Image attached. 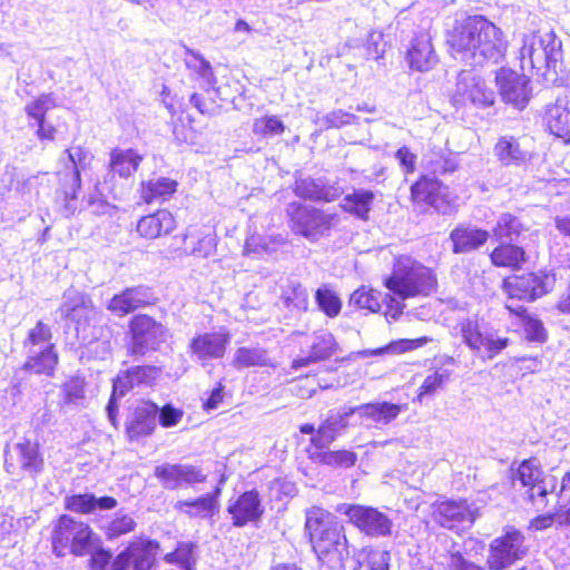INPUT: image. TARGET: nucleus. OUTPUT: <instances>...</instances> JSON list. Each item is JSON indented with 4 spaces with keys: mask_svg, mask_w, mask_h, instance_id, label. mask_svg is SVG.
<instances>
[{
    "mask_svg": "<svg viewBox=\"0 0 570 570\" xmlns=\"http://www.w3.org/2000/svg\"><path fill=\"white\" fill-rule=\"evenodd\" d=\"M446 42L453 58L471 67L500 62L508 48L502 31L483 16H470L456 22Z\"/></svg>",
    "mask_w": 570,
    "mask_h": 570,
    "instance_id": "obj_1",
    "label": "nucleus"
},
{
    "mask_svg": "<svg viewBox=\"0 0 570 570\" xmlns=\"http://www.w3.org/2000/svg\"><path fill=\"white\" fill-rule=\"evenodd\" d=\"M305 529L318 560L330 568L342 567L350 556L344 527L318 507L306 511Z\"/></svg>",
    "mask_w": 570,
    "mask_h": 570,
    "instance_id": "obj_2",
    "label": "nucleus"
},
{
    "mask_svg": "<svg viewBox=\"0 0 570 570\" xmlns=\"http://www.w3.org/2000/svg\"><path fill=\"white\" fill-rule=\"evenodd\" d=\"M562 42L553 31L523 36L520 63L523 70H534L547 80L557 77L562 63Z\"/></svg>",
    "mask_w": 570,
    "mask_h": 570,
    "instance_id": "obj_3",
    "label": "nucleus"
},
{
    "mask_svg": "<svg viewBox=\"0 0 570 570\" xmlns=\"http://www.w3.org/2000/svg\"><path fill=\"white\" fill-rule=\"evenodd\" d=\"M384 285L400 298L406 299L430 295L436 286V277L429 267L409 256H402L396 259Z\"/></svg>",
    "mask_w": 570,
    "mask_h": 570,
    "instance_id": "obj_4",
    "label": "nucleus"
},
{
    "mask_svg": "<svg viewBox=\"0 0 570 570\" xmlns=\"http://www.w3.org/2000/svg\"><path fill=\"white\" fill-rule=\"evenodd\" d=\"M98 541V535L91 528L69 515H61L55 525L52 547L57 556H65L66 550L82 557L88 554Z\"/></svg>",
    "mask_w": 570,
    "mask_h": 570,
    "instance_id": "obj_5",
    "label": "nucleus"
},
{
    "mask_svg": "<svg viewBox=\"0 0 570 570\" xmlns=\"http://www.w3.org/2000/svg\"><path fill=\"white\" fill-rule=\"evenodd\" d=\"M52 333L49 325L37 322L23 341L27 353L24 368L36 374L52 375L58 363L55 344L51 342Z\"/></svg>",
    "mask_w": 570,
    "mask_h": 570,
    "instance_id": "obj_6",
    "label": "nucleus"
},
{
    "mask_svg": "<svg viewBox=\"0 0 570 570\" xmlns=\"http://www.w3.org/2000/svg\"><path fill=\"white\" fill-rule=\"evenodd\" d=\"M458 330L471 351L483 353L488 358L497 356L508 347L510 342L508 337L500 336L498 331L483 321L464 318L458 323Z\"/></svg>",
    "mask_w": 570,
    "mask_h": 570,
    "instance_id": "obj_7",
    "label": "nucleus"
},
{
    "mask_svg": "<svg viewBox=\"0 0 570 570\" xmlns=\"http://www.w3.org/2000/svg\"><path fill=\"white\" fill-rule=\"evenodd\" d=\"M513 480L527 488L528 499L541 509L547 507L548 494H552L558 485V478L543 472L534 459L522 461L513 472Z\"/></svg>",
    "mask_w": 570,
    "mask_h": 570,
    "instance_id": "obj_8",
    "label": "nucleus"
},
{
    "mask_svg": "<svg viewBox=\"0 0 570 570\" xmlns=\"http://www.w3.org/2000/svg\"><path fill=\"white\" fill-rule=\"evenodd\" d=\"M68 156L67 169L63 174V185L57 191V203L61 205V213L65 217H70L77 210V194L81 186L79 167H82L89 153L81 147H71L65 150Z\"/></svg>",
    "mask_w": 570,
    "mask_h": 570,
    "instance_id": "obj_9",
    "label": "nucleus"
},
{
    "mask_svg": "<svg viewBox=\"0 0 570 570\" xmlns=\"http://www.w3.org/2000/svg\"><path fill=\"white\" fill-rule=\"evenodd\" d=\"M4 468L12 475L35 479L43 469V460L36 442L23 439L4 450Z\"/></svg>",
    "mask_w": 570,
    "mask_h": 570,
    "instance_id": "obj_10",
    "label": "nucleus"
},
{
    "mask_svg": "<svg viewBox=\"0 0 570 570\" xmlns=\"http://www.w3.org/2000/svg\"><path fill=\"white\" fill-rule=\"evenodd\" d=\"M286 213L293 230L308 239H316L328 232L334 218L333 215L297 202L289 203Z\"/></svg>",
    "mask_w": 570,
    "mask_h": 570,
    "instance_id": "obj_11",
    "label": "nucleus"
},
{
    "mask_svg": "<svg viewBox=\"0 0 570 570\" xmlns=\"http://www.w3.org/2000/svg\"><path fill=\"white\" fill-rule=\"evenodd\" d=\"M129 332V353L135 356H144L148 351H156L167 337L166 327L146 314H138L131 318Z\"/></svg>",
    "mask_w": 570,
    "mask_h": 570,
    "instance_id": "obj_12",
    "label": "nucleus"
},
{
    "mask_svg": "<svg viewBox=\"0 0 570 570\" xmlns=\"http://www.w3.org/2000/svg\"><path fill=\"white\" fill-rule=\"evenodd\" d=\"M525 553L524 535L514 528H508L504 534L494 539L490 544L489 568L504 570L522 559Z\"/></svg>",
    "mask_w": 570,
    "mask_h": 570,
    "instance_id": "obj_13",
    "label": "nucleus"
},
{
    "mask_svg": "<svg viewBox=\"0 0 570 570\" xmlns=\"http://www.w3.org/2000/svg\"><path fill=\"white\" fill-rule=\"evenodd\" d=\"M338 511L344 513L350 522L366 535L380 538L391 535L392 533V519L376 508L343 504Z\"/></svg>",
    "mask_w": 570,
    "mask_h": 570,
    "instance_id": "obj_14",
    "label": "nucleus"
},
{
    "mask_svg": "<svg viewBox=\"0 0 570 570\" xmlns=\"http://www.w3.org/2000/svg\"><path fill=\"white\" fill-rule=\"evenodd\" d=\"M556 278L547 273H523L504 279L503 287L510 299L534 301L552 291Z\"/></svg>",
    "mask_w": 570,
    "mask_h": 570,
    "instance_id": "obj_15",
    "label": "nucleus"
},
{
    "mask_svg": "<svg viewBox=\"0 0 570 570\" xmlns=\"http://www.w3.org/2000/svg\"><path fill=\"white\" fill-rule=\"evenodd\" d=\"M452 101L455 106H463L470 102L475 106L487 107L494 102V94L474 70H462L458 75Z\"/></svg>",
    "mask_w": 570,
    "mask_h": 570,
    "instance_id": "obj_16",
    "label": "nucleus"
},
{
    "mask_svg": "<svg viewBox=\"0 0 570 570\" xmlns=\"http://www.w3.org/2000/svg\"><path fill=\"white\" fill-rule=\"evenodd\" d=\"M59 312L62 317L76 323L78 333L86 331L88 326H95L100 321V312L94 305L91 298L75 291L65 293Z\"/></svg>",
    "mask_w": 570,
    "mask_h": 570,
    "instance_id": "obj_17",
    "label": "nucleus"
},
{
    "mask_svg": "<svg viewBox=\"0 0 570 570\" xmlns=\"http://www.w3.org/2000/svg\"><path fill=\"white\" fill-rule=\"evenodd\" d=\"M142 160L140 156L134 149H119L116 148L110 153L109 168L110 171L105 176L100 183L102 188H106L109 194L112 195L114 199L122 197V189L116 186L115 175L117 174L121 178H129L139 167Z\"/></svg>",
    "mask_w": 570,
    "mask_h": 570,
    "instance_id": "obj_18",
    "label": "nucleus"
},
{
    "mask_svg": "<svg viewBox=\"0 0 570 570\" xmlns=\"http://www.w3.org/2000/svg\"><path fill=\"white\" fill-rule=\"evenodd\" d=\"M229 342V332L222 327L217 332L197 334L189 342L188 350L191 357L205 365L210 360L223 357Z\"/></svg>",
    "mask_w": 570,
    "mask_h": 570,
    "instance_id": "obj_19",
    "label": "nucleus"
},
{
    "mask_svg": "<svg viewBox=\"0 0 570 570\" xmlns=\"http://www.w3.org/2000/svg\"><path fill=\"white\" fill-rule=\"evenodd\" d=\"M294 193L297 197L313 202L331 203L340 198L344 189L338 180L326 177H301L295 181Z\"/></svg>",
    "mask_w": 570,
    "mask_h": 570,
    "instance_id": "obj_20",
    "label": "nucleus"
},
{
    "mask_svg": "<svg viewBox=\"0 0 570 570\" xmlns=\"http://www.w3.org/2000/svg\"><path fill=\"white\" fill-rule=\"evenodd\" d=\"M495 82L499 87L502 99L523 109L530 100L531 90L529 80L524 75H520L511 69L501 68L495 76Z\"/></svg>",
    "mask_w": 570,
    "mask_h": 570,
    "instance_id": "obj_21",
    "label": "nucleus"
},
{
    "mask_svg": "<svg viewBox=\"0 0 570 570\" xmlns=\"http://www.w3.org/2000/svg\"><path fill=\"white\" fill-rule=\"evenodd\" d=\"M156 296L153 289L145 285L127 287L112 296L107 308L115 315L122 317L138 308L155 304Z\"/></svg>",
    "mask_w": 570,
    "mask_h": 570,
    "instance_id": "obj_22",
    "label": "nucleus"
},
{
    "mask_svg": "<svg viewBox=\"0 0 570 570\" xmlns=\"http://www.w3.org/2000/svg\"><path fill=\"white\" fill-rule=\"evenodd\" d=\"M353 415L352 406L330 410L326 419L320 424L317 433L311 438V443L320 450L328 449L346 430L350 417Z\"/></svg>",
    "mask_w": 570,
    "mask_h": 570,
    "instance_id": "obj_23",
    "label": "nucleus"
},
{
    "mask_svg": "<svg viewBox=\"0 0 570 570\" xmlns=\"http://www.w3.org/2000/svg\"><path fill=\"white\" fill-rule=\"evenodd\" d=\"M158 406L151 402L137 404L127 415L126 435L130 442L149 436L157 425Z\"/></svg>",
    "mask_w": 570,
    "mask_h": 570,
    "instance_id": "obj_24",
    "label": "nucleus"
},
{
    "mask_svg": "<svg viewBox=\"0 0 570 570\" xmlns=\"http://www.w3.org/2000/svg\"><path fill=\"white\" fill-rule=\"evenodd\" d=\"M155 476L161 482L164 488L169 490L202 483L206 480V475L198 466L181 463L158 465L155 468Z\"/></svg>",
    "mask_w": 570,
    "mask_h": 570,
    "instance_id": "obj_25",
    "label": "nucleus"
},
{
    "mask_svg": "<svg viewBox=\"0 0 570 570\" xmlns=\"http://www.w3.org/2000/svg\"><path fill=\"white\" fill-rule=\"evenodd\" d=\"M404 406L390 402H372L352 406L354 415L360 419L358 424L367 429L390 424L403 411Z\"/></svg>",
    "mask_w": 570,
    "mask_h": 570,
    "instance_id": "obj_26",
    "label": "nucleus"
},
{
    "mask_svg": "<svg viewBox=\"0 0 570 570\" xmlns=\"http://www.w3.org/2000/svg\"><path fill=\"white\" fill-rule=\"evenodd\" d=\"M435 519L444 528L470 527L475 520V511L465 500L440 502L435 509Z\"/></svg>",
    "mask_w": 570,
    "mask_h": 570,
    "instance_id": "obj_27",
    "label": "nucleus"
},
{
    "mask_svg": "<svg viewBox=\"0 0 570 570\" xmlns=\"http://www.w3.org/2000/svg\"><path fill=\"white\" fill-rule=\"evenodd\" d=\"M227 511L232 514L235 527H244L249 522L258 521L264 513V507L259 493L256 490H249L230 503Z\"/></svg>",
    "mask_w": 570,
    "mask_h": 570,
    "instance_id": "obj_28",
    "label": "nucleus"
},
{
    "mask_svg": "<svg viewBox=\"0 0 570 570\" xmlns=\"http://www.w3.org/2000/svg\"><path fill=\"white\" fill-rule=\"evenodd\" d=\"M406 61L411 69L420 72L429 71L436 66L439 58L429 35L421 33L411 41Z\"/></svg>",
    "mask_w": 570,
    "mask_h": 570,
    "instance_id": "obj_29",
    "label": "nucleus"
},
{
    "mask_svg": "<svg viewBox=\"0 0 570 570\" xmlns=\"http://www.w3.org/2000/svg\"><path fill=\"white\" fill-rule=\"evenodd\" d=\"M546 122L556 137L570 141V99L559 97L546 109Z\"/></svg>",
    "mask_w": 570,
    "mask_h": 570,
    "instance_id": "obj_30",
    "label": "nucleus"
},
{
    "mask_svg": "<svg viewBox=\"0 0 570 570\" xmlns=\"http://www.w3.org/2000/svg\"><path fill=\"white\" fill-rule=\"evenodd\" d=\"M176 227L173 214L166 209L141 217L137 223V233L146 239H156L170 234Z\"/></svg>",
    "mask_w": 570,
    "mask_h": 570,
    "instance_id": "obj_31",
    "label": "nucleus"
},
{
    "mask_svg": "<svg viewBox=\"0 0 570 570\" xmlns=\"http://www.w3.org/2000/svg\"><path fill=\"white\" fill-rule=\"evenodd\" d=\"M161 373V370L153 365H138L129 367L115 380V392L124 396L130 389L151 384Z\"/></svg>",
    "mask_w": 570,
    "mask_h": 570,
    "instance_id": "obj_32",
    "label": "nucleus"
},
{
    "mask_svg": "<svg viewBox=\"0 0 570 570\" xmlns=\"http://www.w3.org/2000/svg\"><path fill=\"white\" fill-rule=\"evenodd\" d=\"M335 338L327 331H321L314 334L311 343V352L307 356L298 357L293 361L292 367L297 370L312 363L326 360L334 353Z\"/></svg>",
    "mask_w": 570,
    "mask_h": 570,
    "instance_id": "obj_33",
    "label": "nucleus"
},
{
    "mask_svg": "<svg viewBox=\"0 0 570 570\" xmlns=\"http://www.w3.org/2000/svg\"><path fill=\"white\" fill-rule=\"evenodd\" d=\"M65 505L71 512L88 514L96 510H111L117 507V500L112 497L97 498L92 493H83L66 497Z\"/></svg>",
    "mask_w": 570,
    "mask_h": 570,
    "instance_id": "obj_34",
    "label": "nucleus"
},
{
    "mask_svg": "<svg viewBox=\"0 0 570 570\" xmlns=\"http://www.w3.org/2000/svg\"><path fill=\"white\" fill-rule=\"evenodd\" d=\"M489 238V232L470 226H459L450 234L453 243V253H469L478 249Z\"/></svg>",
    "mask_w": 570,
    "mask_h": 570,
    "instance_id": "obj_35",
    "label": "nucleus"
},
{
    "mask_svg": "<svg viewBox=\"0 0 570 570\" xmlns=\"http://www.w3.org/2000/svg\"><path fill=\"white\" fill-rule=\"evenodd\" d=\"M493 153L503 166H521L530 159V154L513 136L500 137L494 145Z\"/></svg>",
    "mask_w": 570,
    "mask_h": 570,
    "instance_id": "obj_36",
    "label": "nucleus"
},
{
    "mask_svg": "<svg viewBox=\"0 0 570 570\" xmlns=\"http://www.w3.org/2000/svg\"><path fill=\"white\" fill-rule=\"evenodd\" d=\"M232 365L237 368L247 367H275V362L269 355V352L258 345L254 346H242L236 348Z\"/></svg>",
    "mask_w": 570,
    "mask_h": 570,
    "instance_id": "obj_37",
    "label": "nucleus"
},
{
    "mask_svg": "<svg viewBox=\"0 0 570 570\" xmlns=\"http://www.w3.org/2000/svg\"><path fill=\"white\" fill-rule=\"evenodd\" d=\"M391 553L374 547H363L354 553L353 570H390Z\"/></svg>",
    "mask_w": 570,
    "mask_h": 570,
    "instance_id": "obj_38",
    "label": "nucleus"
},
{
    "mask_svg": "<svg viewBox=\"0 0 570 570\" xmlns=\"http://www.w3.org/2000/svg\"><path fill=\"white\" fill-rule=\"evenodd\" d=\"M373 200V191L367 189H354L353 193L347 194L343 198L340 206L344 212L360 219L367 220Z\"/></svg>",
    "mask_w": 570,
    "mask_h": 570,
    "instance_id": "obj_39",
    "label": "nucleus"
},
{
    "mask_svg": "<svg viewBox=\"0 0 570 570\" xmlns=\"http://www.w3.org/2000/svg\"><path fill=\"white\" fill-rule=\"evenodd\" d=\"M177 189V181L167 177H157L141 183V197L150 204L164 202Z\"/></svg>",
    "mask_w": 570,
    "mask_h": 570,
    "instance_id": "obj_40",
    "label": "nucleus"
},
{
    "mask_svg": "<svg viewBox=\"0 0 570 570\" xmlns=\"http://www.w3.org/2000/svg\"><path fill=\"white\" fill-rule=\"evenodd\" d=\"M490 257L495 266L518 268L525 261V252L521 246L512 242H499Z\"/></svg>",
    "mask_w": 570,
    "mask_h": 570,
    "instance_id": "obj_41",
    "label": "nucleus"
},
{
    "mask_svg": "<svg viewBox=\"0 0 570 570\" xmlns=\"http://www.w3.org/2000/svg\"><path fill=\"white\" fill-rule=\"evenodd\" d=\"M185 65L191 76L199 80V87L209 90L215 83V77L210 63L198 53L187 50Z\"/></svg>",
    "mask_w": 570,
    "mask_h": 570,
    "instance_id": "obj_42",
    "label": "nucleus"
},
{
    "mask_svg": "<svg viewBox=\"0 0 570 570\" xmlns=\"http://www.w3.org/2000/svg\"><path fill=\"white\" fill-rule=\"evenodd\" d=\"M176 508L191 518H210L217 509L214 495L205 494L195 500L178 501Z\"/></svg>",
    "mask_w": 570,
    "mask_h": 570,
    "instance_id": "obj_43",
    "label": "nucleus"
},
{
    "mask_svg": "<svg viewBox=\"0 0 570 570\" xmlns=\"http://www.w3.org/2000/svg\"><path fill=\"white\" fill-rule=\"evenodd\" d=\"M522 225L518 217L512 214H502L495 226L492 228V235L498 242H515L520 235Z\"/></svg>",
    "mask_w": 570,
    "mask_h": 570,
    "instance_id": "obj_44",
    "label": "nucleus"
},
{
    "mask_svg": "<svg viewBox=\"0 0 570 570\" xmlns=\"http://www.w3.org/2000/svg\"><path fill=\"white\" fill-rule=\"evenodd\" d=\"M507 308L522 316V326L527 340L540 343L547 340V332L540 320L528 315L527 311L522 306L513 307L511 304L507 303Z\"/></svg>",
    "mask_w": 570,
    "mask_h": 570,
    "instance_id": "obj_45",
    "label": "nucleus"
},
{
    "mask_svg": "<svg viewBox=\"0 0 570 570\" xmlns=\"http://www.w3.org/2000/svg\"><path fill=\"white\" fill-rule=\"evenodd\" d=\"M426 338H420V340H399L391 342L390 344L379 347V348H368L360 351L357 354L361 357H368V356H381L385 354H401L407 351H412L421 346L423 343H425Z\"/></svg>",
    "mask_w": 570,
    "mask_h": 570,
    "instance_id": "obj_46",
    "label": "nucleus"
},
{
    "mask_svg": "<svg viewBox=\"0 0 570 570\" xmlns=\"http://www.w3.org/2000/svg\"><path fill=\"white\" fill-rule=\"evenodd\" d=\"M286 126L276 115H265L256 118L253 122V132L265 139L274 138L284 134Z\"/></svg>",
    "mask_w": 570,
    "mask_h": 570,
    "instance_id": "obj_47",
    "label": "nucleus"
},
{
    "mask_svg": "<svg viewBox=\"0 0 570 570\" xmlns=\"http://www.w3.org/2000/svg\"><path fill=\"white\" fill-rule=\"evenodd\" d=\"M315 460L332 468H351L357 461V454L348 450L321 451L316 453Z\"/></svg>",
    "mask_w": 570,
    "mask_h": 570,
    "instance_id": "obj_48",
    "label": "nucleus"
},
{
    "mask_svg": "<svg viewBox=\"0 0 570 570\" xmlns=\"http://www.w3.org/2000/svg\"><path fill=\"white\" fill-rule=\"evenodd\" d=\"M157 546L153 541L147 543L136 542L131 561L132 570H151L156 564V554L153 551V547Z\"/></svg>",
    "mask_w": 570,
    "mask_h": 570,
    "instance_id": "obj_49",
    "label": "nucleus"
},
{
    "mask_svg": "<svg viewBox=\"0 0 570 570\" xmlns=\"http://www.w3.org/2000/svg\"><path fill=\"white\" fill-rule=\"evenodd\" d=\"M282 299L287 307H294L298 311H306L308 307V293L297 282H291L283 289Z\"/></svg>",
    "mask_w": 570,
    "mask_h": 570,
    "instance_id": "obj_50",
    "label": "nucleus"
},
{
    "mask_svg": "<svg viewBox=\"0 0 570 570\" xmlns=\"http://www.w3.org/2000/svg\"><path fill=\"white\" fill-rule=\"evenodd\" d=\"M380 296V292L362 286L352 293L350 305L375 313L381 308Z\"/></svg>",
    "mask_w": 570,
    "mask_h": 570,
    "instance_id": "obj_51",
    "label": "nucleus"
},
{
    "mask_svg": "<svg viewBox=\"0 0 570 570\" xmlns=\"http://www.w3.org/2000/svg\"><path fill=\"white\" fill-rule=\"evenodd\" d=\"M136 525L137 523L132 515L119 511L107 525L105 534L108 540H115L121 535L132 532Z\"/></svg>",
    "mask_w": 570,
    "mask_h": 570,
    "instance_id": "obj_52",
    "label": "nucleus"
},
{
    "mask_svg": "<svg viewBox=\"0 0 570 570\" xmlns=\"http://www.w3.org/2000/svg\"><path fill=\"white\" fill-rule=\"evenodd\" d=\"M315 301L322 312L328 317H335L340 314L342 302L337 294L326 286L320 287L315 293Z\"/></svg>",
    "mask_w": 570,
    "mask_h": 570,
    "instance_id": "obj_53",
    "label": "nucleus"
},
{
    "mask_svg": "<svg viewBox=\"0 0 570 570\" xmlns=\"http://www.w3.org/2000/svg\"><path fill=\"white\" fill-rule=\"evenodd\" d=\"M194 549L193 543L180 542L175 551L167 553L164 559L168 563L179 564L184 570H194L196 563Z\"/></svg>",
    "mask_w": 570,
    "mask_h": 570,
    "instance_id": "obj_54",
    "label": "nucleus"
},
{
    "mask_svg": "<svg viewBox=\"0 0 570 570\" xmlns=\"http://www.w3.org/2000/svg\"><path fill=\"white\" fill-rule=\"evenodd\" d=\"M450 376L449 370H438L428 375L419 389L417 400L422 402L425 396L434 395L449 382Z\"/></svg>",
    "mask_w": 570,
    "mask_h": 570,
    "instance_id": "obj_55",
    "label": "nucleus"
},
{
    "mask_svg": "<svg viewBox=\"0 0 570 570\" xmlns=\"http://www.w3.org/2000/svg\"><path fill=\"white\" fill-rule=\"evenodd\" d=\"M56 107V101L51 95H41L37 99L27 104L24 107L26 114L29 118L37 122L46 120V115L49 110Z\"/></svg>",
    "mask_w": 570,
    "mask_h": 570,
    "instance_id": "obj_56",
    "label": "nucleus"
},
{
    "mask_svg": "<svg viewBox=\"0 0 570 570\" xmlns=\"http://www.w3.org/2000/svg\"><path fill=\"white\" fill-rule=\"evenodd\" d=\"M63 404L78 405L85 397V381L71 377L62 385Z\"/></svg>",
    "mask_w": 570,
    "mask_h": 570,
    "instance_id": "obj_57",
    "label": "nucleus"
},
{
    "mask_svg": "<svg viewBox=\"0 0 570 570\" xmlns=\"http://www.w3.org/2000/svg\"><path fill=\"white\" fill-rule=\"evenodd\" d=\"M440 189V181L428 176L422 177L411 187V195L414 202L423 203L431 199V193Z\"/></svg>",
    "mask_w": 570,
    "mask_h": 570,
    "instance_id": "obj_58",
    "label": "nucleus"
},
{
    "mask_svg": "<svg viewBox=\"0 0 570 570\" xmlns=\"http://www.w3.org/2000/svg\"><path fill=\"white\" fill-rule=\"evenodd\" d=\"M107 191L106 188H102L100 183L97 186L98 195L90 196L88 199V207L90 212L96 216H112L116 212L117 207L111 205L104 198V191Z\"/></svg>",
    "mask_w": 570,
    "mask_h": 570,
    "instance_id": "obj_59",
    "label": "nucleus"
},
{
    "mask_svg": "<svg viewBox=\"0 0 570 570\" xmlns=\"http://www.w3.org/2000/svg\"><path fill=\"white\" fill-rule=\"evenodd\" d=\"M423 204H428L435 208L439 213L448 214L451 209V198L448 186L440 183V189L431 193V199L424 200Z\"/></svg>",
    "mask_w": 570,
    "mask_h": 570,
    "instance_id": "obj_60",
    "label": "nucleus"
},
{
    "mask_svg": "<svg viewBox=\"0 0 570 570\" xmlns=\"http://www.w3.org/2000/svg\"><path fill=\"white\" fill-rule=\"evenodd\" d=\"M100 540L95 543V548L88 553L90 554L89 568L90 570H107L112 560V554L99 546Z\"/></svg>",
    "mask_w": 570,
    "mask_h": 570,
    "instance_id": "obj_61",
    "label": "nucleus"
},
{
    "mask_svg": "<svg viewBox=\"0 0 570 570\" xmlns=\"http://www.w3.org/2000/svg\"><path fill=\"white\" fill-rule=\"evenodd\" d=\"M195 236L191 230H188L186 234V242L191 240V254L198 257H207L209 256L216 248L215 239L212 235H204L200 237L197 243H194Z\"/></svg>",
    "mask_w": 570,
    "mask_h": 570,
    "instance_id": "obj_62",
    "label": "nucleus"
},
{
    "mask_svg": "<svg viewBox=\"0 0 570 570\" xmlns=\"http://www.w3.org/2000/svg\"><path fill=\"white\" fill-rule=\"evenodd\" d=\"M357 119L354 114L337 109L325 115L322 120L326 128H342L355 122Z\"/></svg>",
    "mask_w": 570,
    "mask_h": 570,
    "instance_id": "obj_63",
    "label": "nucleus"
},
{
    "mask_svg": "<svg viewBox=\"0 0 570 570\" xmlns=\"http://www.w3.org/2000/svg\"><path fill=\"white\" fill-rule=\"evenodd\" d=\"M557 497V505L562 510L570 503V471L566 472L553 492Z\"/></svg>",
    "mask_w": 570,
    "mask_h": 570,
    "instance_id": "obj_64",
    "label": "nucleus"
}]
</instances>
